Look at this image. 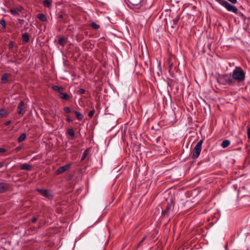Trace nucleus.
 <instances>
[{
  "mask_svg": "<svg viewBox=\"0 0 250 250\" xmlns=\"http://www.w3.org/2000/svg\"><path fill=\"white\" fill-rule=\"evenodd\" d=\"M71 167L70 164H67L64 166L60 167L56 171V174L57 175L61 174L64 172L66 171L68 169H69Z\"/></svg>",
  "mask_w": 250,
  "mask_h": 250,
  "instance_id": "obj_7",
  "label": "nucleus"
},
{
  "mask_svg": "<svg viewBox=\"0 0 250 250\" xmlns=\"http://www.w3.org/2000/svg\"><path fill=\"white\" fill-rule=\"evenodd\" d=\"M10 12L13 15L15 16H18L19 15V13L18 12L16 9H11L10 10Z\"/></svg>",
  "mask_w": 250,
  "mask_h": 250,
  "instance_id": "obj_25",
  "label": "nucleus"
},
{
  "mask_svg": "<svg viewBox=\"0 0 250 250\" xmlns=\"http://www.w3.org/2000/svg\"><path fill=\"white\" fill-rule=\"evenodd\" d=\"M231 75L236 85L243 83L245 80L246 73L243 69L239 66L235 67L232 72Z\"/></svg>",
  "mask_w": 250,
  "mask_h": 250,
  "instance_id": "obj_1",
  "label": "nucleus"
},
{
  "mask_svg": "<svg viewBox=\"0 0 250 250\" xmlns=\"http://www.w3.org/2000/svg\"><path fill=\"white\" fill-rule=\"evenodd\" d=\"M78 92L80 93V94H83L85 93V91L84 89H83V88H81V89H80L79 90H78Z\"/></svg>",
  "mask_w": 250,
  "mask_h": 250,
  "instance_id": "obj_33",
  "label": "nucleus"
},
{
  "mask_svg": "<svg viewBox=\"0 0 250 250\" xmlns=\"http://www.w3.org/2000/svg\"><path fill=\"white\" fill-rule=\"evenodd\" d=\"M89 153V150L88 149L86 150L83 154V155L81 157V161H83L84 160V159L86 157L88 154Z\"/></svg>",
  "mask_w": 250,
  "mask_h": 250,
  "instance_id": "obj_23",
  "label": "nucleus"
},
{
  "mask_svg": "<svg viewBox=\"0 0 250 250\" xmlns=\"http://www.w3.org/2000/svg\"><path fill=\"white\" fill-rule=\"evenodd\" d=\"M9 74L5 73L1 76V82L3 83H5L8 82Z\"/></svg>",
  "mask_w": 250,
  "mask_h": 250,
  "instance_id": "obj_14",
  "label": "nucleus"
},
{
  "mask_svg": "<svg viewBox=\"0 0 250 250\" xmlns=\"http://www.w3.org/2000/svg\"><path fill=\"white\" fill-rule=\"evenodd\" d=\"M6 150L2 148H0V153L5 152Z\"/></svg>",
  "mask_w": 250,
  "mask_h": 250,
  "instance_id": "obj_39",
  "label": "nucleus"
},
{
  "mask_svg": "<svg viewBox=\"0 0 250 250\" xmlns=\"http://www.w3.org/2000/svg\"><path fill=\"white\" fill-rule=\"evenodd\" d=\"M215 0L222 6L224 7L229 12H231L235 14H238V9L235 6L229 3L225 0ZM238 14L240 16H244L243 14L241 12L239 13Z\"/></svg>",
  "mask_w": 250,
  "mask_h": 250,
  "instance_id": "obj_4",
  "label": "nucleus"
},
{
  "mask_svg": "<svg viewBox=\"0 0 250 250\" xmlns=\"http://www.w3.org/2000/svg\"><path fill=\"white\" fill-rule=\"evenodd\" d=\"M52 88L53 90H55V91H58L59 93H60V94H61V93L62 92V91H63V87H60L59 86H57V85H55V86H53L52 87Z\"/></svg>",
  "mask_w": 250,
  "mask_h": 250,
  "instance_id": "obj_17",
  "label": "nucleus"
},
{
  "mask_svg": "<svg viewBox=\"0 0 250 250\" xmlns=\"http://www.w3.org/2000/svg\"><path fill=\"white\" fill-rule=\"evenodd\" d=\"M128 7L135 12L140 13L143 11V0H125Z\"/></svg>",
  "mask_w": 250,
  "mask_h": 250,
  "instance_id": "obj_2",
  "label": "nucleus"
},
{
  "mask_svg": "<svg viewBox=\"0 0 250 250\" xmlns=\"http://www.w3.org/2000/svg\"><path fill=\"white\" fill-rule=\"evenodd\" d=\"M10 123H11V121H6V122H5L4 123V125L5 126H7V125H8L10 124Z\"/></svg>",
  "mask_w": 250,
  "mask_h": 250,
  "instance_id": "obj_35",
  "label": "nucleus"
},
{
  "mask_svg": "<svg viewBox=\"0 0 250 250\" xmlns=\"http://www.w3.org/2000/svg\"><path fill=\"white\" fill-rule=\"evenodd\" d=\"M32 166L30 165L27 163L23 164L21 165L20 169L21 170H26L28 171L31 170Z\"/></svg>",
  "mask_w": 250,
  "mask_h": 250,
  "instance_id": "obj_11",
  "label": "nucleus"
},
{
  "mask_svg": "<svg viewBox=\"0 0 250 250\" xmlns=\"http://www.w3.org/2000/svg\"><path fill=\"white\" fill-rule=\"evenodd\" d=\"M58 18H60V19H62V18H63V15H62V14H61V15H59L58 16Z\"/></svg>",
  "mask_w": 250,
  "mask_h": 250,
  "instance_id": "obj_42",
  "label": "nucleus"
},
{
  "mask_svg": "<svg viewBox=\"0 0 250 250\" xmlns=\"http://www.w3.org/2000/svg\"><path fill=\"white\" fill-rule=\"evenodd\" d=\"M21 146H17L15 149V151H16V152H18L19 151H20V150L21 149Z\"/></svg>",
  "mask_w": 250,
  "mask_h": 250,
  "instance_id": "obj_38",
  "label": "nucleus"
},
{
  "mask_svg": "<svg viewBox=\"0 0 250 250\" xmlns=\"http://www.w3.org/2000/svg\"><path fill=\"white\" fill-rule=\"evenodd\" d=\"M67 133L68 135L72 137H74L75 136V133L72 128H69L67 130Z\"/></svg>",
  "mask_w": 250,
  "mask_h": 250,
  "instance_id": "obj_21",
  "label": "nucleus"
},
{
  "mask_svg": "<svg viewBox=\"0 0 250 250\" xmlns=\"http://www.w3.org/2000/svg\"><path fill=\"white\" fill-rule=\"evenodd\" d=\"M217 81L220 84L223 85H228L229 86H236L235 83L232 79L231 74H225L224 75H219Z\"/></svg>",
  "mask_w": 250,
  "mask_h": 250,
  "instance_id": "obj_3",
  "label": "nucleus"
},
{
  "mask_svg": "<svg viewBox=\"0 0 250 250\" xmlns=\"http://www.w3.org/2000/svg\"><path fill=\"white\" fill-rule=\"evenodd\" d=\"M0 24L2 26L3 28L5 29L6 27V22L4 19H2L0 21Z\"/></svg>",
  "mask_w": 250,
  "mask_h": 250,
  "instance_id": "obj_28",
  "label": "nucleus"
},
{
  "mask_svg": "<svg viewBox=\"0 0 250 250\" xmlns=\"http://www.w3.org/2000/svg\"><path fill=\"white\" fill-rule=\"evenodd\" d=\"M230 145V141L228 140H225L223 141L222 143L221 146L223 148H226Z\"/></svg>",
  "mask_w": 250,
  "mask_h": 250,
  "instance_id": "obj_16",
  "label": "nucleus"
},
{
  "mask_svg": "<svg viewBox=\"0 0 250 250\" xmlns=\"http://www.w3.org/2000/svg\"><path fill=\"white\" fill-rule=\"evenodd\" d=\"M203 143V140H201L197 143V144L194 146L192 150V158L193 159L195 160L199 157L202 150V146Z\"/></svg>",
  "mask_w": 250,
  "mask_h": 250,
  "instance_id": "obj_5",
  "label": "nucleus"
},
{
  "mask_svg": "<svg viewBox=\"0 0 250 250\" xmlns=\"http://www.w3.org/2000/svg\"><path fill=\"white\" fill-rule=\"evenodd\" d=\"M94 113H95V110L94 109L91 110L89 113H88V116L90 117V118H92L94 114Z\"/></svg>",
  "mask_w": 250,
  "mask_h": 250,
  "instance_id": "obj_31",
  "label": "nucleus"
},
{
  "mask_svg": "<svg viewBox=\"0 0 250 250\" xmlns=\"http://www.w3.org/2000/svg\"><path fill=\"white\" fill-rule=\"evenodd\" d=\"M248 138L250 139V127L248 129L247 131Z\"/></svg>",
  "mask_w": 250,
  "mask_h": 250,
  "instance_id": "obj_34",
  "label": "nucleus"
},
{
  "mask_svg": "<svg viewBox=\"0 0 250 250\" xmlns=\"http://www.w3.org/2000/svg\"><path fill=\"white\" fill-rule=\"evenodd\" d=\"M22 9H23V8H22V6H18V7L16 8V9L17 10V11H18V13H19V12L21 11H22Z\"/></svg>",
  "mask_w": 250,
  "mask_h": 250,
  "instance_id": "obj_32",
  "label": "nucleus"
},
{
  "mask_svg": "<svg viewBox=\"0 0 250 250\" xmlns=\"http://www.w3.org/2000/svg\"><path fill=\"white\" fill-rule=\"evenodd\" d=\"M171 209V202L170 203H167L165 209L162 211V214L167 215Z\"/></svg>",
  "mask_w": 250,
  "mask_h": 250,
  "instance_id": "obj_10",
  "label": "nucleus"
},
{
  "mask_svg": "<svg viewBox=\"0 0 250 250\" xmlns=\"http://www.w3.org/2000/svg\"><path fill=\"white\" fill-rule=\"evenodd\" d=\"M26 138V135L24 133L21 134L19 137L18 141L19 142H21L25 140Z\"/></svg>",
  "mask_w": 250,
  "mask_h": 250,
  "instance_id": "obj_24",
  "label": "nucleus"
},
{
  "mask_svg": "<svg viewBox=\"0 0 250 250\" xmlns=\"http://www.w3.org/2000/svg\"><path fill=\"white\" fill-rule=\"evenodd\" d=\"M6 115V112L4 109H1L0 110V117H4Z\"/></svg>",
  "mask_w": 250,
  "mask_h": 250,
  "instance_id": "obj_27",
  "label": "nucleus"
},
{
  "mask_svg": "<svg viewBox=\"0 0 250 250\" xmlns=\"http://www.w3.org/2000/svg\"><path fill=\"white\" fill-rule=\"evenodd\" d=\"M3 10L4 11H5V12L6 11L4 9H3Z\"/></svg>",
  "mask_w": 250,
  "mask_h": 250,
  "instance_id": "obj_45",
  "label": "nucleus"
},
{
  "mask_svg": "<svg viewBox=\"0 0 250 250\" xmlns=\"http://www.w3.org/2000/svg\"><path fill=\"white\" fill-rule=\"evenodd\" d=\"M229 2H231L232 4H235L237 3V0H228Z\"/></svg>",
  "mask_w": 250,
  "mask_h": 250,
  "instance_id": "obj_37",
  "label": "nucleus"
},
{
  "mask_svg": "<svg viewBox=\"0 0 250 250\" xmlns=\"http://www.w3.org/2000/svg\"><path fill=\"white\" fill-rule=\"evenodd\" d=\"M32 222L34 223L37 221V218L36 217H33L32 218Z\"/></svg>",
  "mask_w": 250,
  "mask_h": 250,
  "instance_id": "obj_41",
  "label": "nucleus"
},
{
  "mask_svg": "<svg viewBox=\"0 0 250 250\" xmlns=\"http://www.w3.org/2000/svg\"><path fill=\"white\" fill-rule=\"evenodd\" d=\"M91 27L94 29H98L100 28V25L94 22H91L89 25Z\"/></svg>",
  "mask_w": 250,
  "mask_h": 250,
  "instance_id": "obj_22",
  "label": "nucleus"
},
{
  "mask_svg": "<svg viewBox=\"0 0 250 250\" xmlns=\"http://www.w3.org/2000/svg\"><path fill=\"white\" fill-rule=\"evenodd\" d=\"M66 121L68 122H72V120L71 119V118L69 117V116H67L66 117Z\"/></svg>",
  "mask_w": 250,
  "mask_h": 250,
  "instance_id": "obj_36",
  "label": "nucleus"
},
{
  "mask_svg": "<svg viewBox=\"0 0 250 250\" xmlns=\"http://www.w3.org/2000/svg\"><path fill=\"white\" fill-rule=\"evenodd\" d=\"M23 105L24 102L22 101H20L17 107V112L21 116H23L25 112V110H24L23 108Z\"/></svg>",
  "mask_w": 250,
  "mask_h": 250,
  "instance_id": "obj_8",
  "label": "nucleus"
},
{
  "mask_svg": "<svg viewBox=\"0 0 250 250\" xmlns=\"http://www.w3.org/2000/svg\"><path fill=\"white\" fill-rule=\"evenodd\" d=\"M52 1L51 0H43L42 4L45 7L50 8L52 6Z\"/></svg>",
  "mask_w": 250,
  "mask_h": 250,
  "instance_id": "obj_12",
  "label": "nucleus"
},
{
  "mask_svg": "<svg viewBox=\"0 0 250 250\" xmlns=\"http://www.w3.org/2000/svg\"><path fill=\"white\" fill-rule=\"evenodd\" d=\"M37 18L41 20L42 21H47V18L46 16L42 13L38 14L37 16Z\"/></svg>",
  "mask_w": 250,
  "mask_h": 250,
  "instance_id": "obj_13",
  "label": "nucleus"
},
{
  "mask_svg": "<svg viewBox=\"0 0 250 250\" xmlns=\"http://www.w3.org/2000/svg\"><path fill=\"white\" fill-rule=\"evenodd\" d=\"M168 67L169 72H170V71H171V69L172 68L173 63H172V62H171V61L170 60H168Z\"/></svg>",
  "mask_w": 250,
  "mask_h": 250,
  "instance_id": "obj_29",
  "label": "nucleus"
},
{
  "mask_svg": "<svg viewBox=\"0 0 250 250\" xmlns=\"http://www.w3.org/2000/svg\"><path fill=\"white\" fill-rule=\"evenodd\" d=\"M3 166V163H0V168L2 167Z\"/></svg>",
  "mask_w": 250,
  "mask_h": 250,
  "instance_id": "obj_44",
  "label": "nucleus"
},
{
  "mask_svg": "<svg viewBox=\"0 0 250 250\" xmlns=\"http://www.w3.org/2000/svg\"><path fill=\"white\" fill-rule=\"evenodd\" d=\"M179 19L180 17L179 16H177L176 18H175L172 20V25H171V27L172 28H174L175 27V26L178 23Z\"/></svg>",
  "mask_w": 250,
  "mask_h": 250,
  "instance_id": "obj_19",
  "label": "nucleus"
},
{
  "mask_svg": "<svg viewBox=\"0 0 250 250\" xmlns=\"http://www.w3.org/2000/svg\"><path fill=\"white\" fill-rule=\"evenodd\" d=\"M58 42L62 46H64L66 43V41L64 38H62L59 39Z\"/></svg>",
  "mask_w": 250,
  "mask_h": 250,
  "instance_id": "obj_26",
  "label": "nucleus"
},
{
  "mask_svg": "<svg viewBox=\"0 0 250 250\" xmlns=\"http://www.w3.org/2000/svg\"><path fill=\"white\" fill-rule=\"evenodd\" d=\"M60 98L65 100H67L69 99V96L67 93L62 92L60 94Z\"/></svg>",
  "mask_w": 250,
  "mask_h": 250,
  "instance_id": "obj_18",
  "label": "nucleus"
},
{
  "mask_svg": "<svg viewBox=\"0 0 250 250\" xmlns=\"http://www.w3.org/2000/svg\"><path fill=\"white\" fill-rule=\"evenodd\" d=\"M9 46H10V49L13 48V44L12 42H10Z\"/></svg>",
  "mask_w": 250,
  "mask_h": 250,
  "instance_id": "obj_40",
  "label": "nucleus"
},
{
  "mask_svg": "<svg viewBox=\"0 0 250 250\" xmlns=\"http://www.w3.org/2000/svg\"><path fill=\"white\" fill-rule=\"evenodd\" d=\"M145 238H146V236L142 238V240L140 243H142V242H143L144 240L145 239Z\"/></svg>",
  "mask_w": 250,
  "mask_h": 250,
  "instance_id": "obj_43",
  "label": "nucleus"
},
{
  "mask_svg": "<svg viewBox=\"0 0 250 250\" xmlns=\"http://www.w3.org/2000/svg\"><path fill=\"white\" fill-rule=\"evenodd\" d=\"M73 112L75 114V116L78 120L81 121L83 119V116L80 112L77 111H73Z\"/></svg>",
  "mask_w": 250,
  "mask_h": 250,
  "instance_id": "obj_15",
  "label": "nucleus"
},
{
  "mask_svg": "<svg viewBox=\"0 0 250 250\" xmlns=\"http://www.w3.org/2000/svg\"><path fill=\"white\" fill-rule=\"evenodd\" d=\"M63 110L65 112L67 113H69L72 111L70 108L68 107H65L63 108Z\"/></svg>",
  "mask_w": 250,
  "mask_h": 250,
  "instance_id": "obj_30",
  "label": "nucleus"
},
{
  "mask_svg": "<svg viewBox=\"0 0 250 250\" xmlns=\"http://www.w3.org/2000/svg\"><path fill=\"white\" fill-rule=\"evenodd\" d=\"M8 185L5 183H0V193L5 192L8 189Z\"/></svg>",
  "mask_w": 250,
  "mask_h": 250,
  "instance_id": "obj_9",
  "label": "nucleus"
},
{
  "mask_svg": "<svg viewBox=\"0 0 250 250\" xmlns=\"http://www.w3.org/2000/svg\"><path fill=\"white\" fill-rule=\"evenodd\" d=\"M22 40L24 42H29V35L27 33H24L22 34Z\"/></svg>",
  "mask_w": 250,
  "mask_h": 250,
  "instance_id": "obj_20",
  "label": "nucleus"
},
{
  "mask_svg": "<svg viewBox=\"0 0 250 250\" xmlns=\"http://www.w3.org/2000/svg\"><path fill=\"white\" fill-rule=\"evenodd\" d=\"M36 190L37 191L39 192L42 196L45 197L50 198L52 197V193L50 192L47 189L37 188Z\"/></svg>",
  "mask_w": 250,
  "mask_h": 250,
  "instance_id": "obj_6",
  "label": "nucleus"
}]
</instances>
